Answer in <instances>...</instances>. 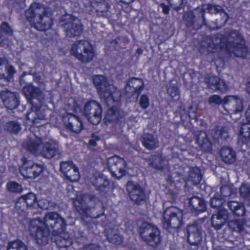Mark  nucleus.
<instances>
[{
	"label": "nucleus",
	"mask_w": 250,
	"mask_h": 250,
	"mask_svg": "<svg viewBox=\"0 0 250 250\" xmlns=\"http://www.w3.org/2000/svg\"><path fill=\"white\" fill-rule=\"evenodd\" d=\"M38 206L43 209H47L52 207V205H51L49 201L44 199L39 200L38 203Z\"/></svg>",
	"instance_id": "41"
},
{
	"label": "nucleus",
	"mask_w": 250,
	"mask_h": 250,
	"mask_svg": "<svg viewBox=\"0 0 250 250\" xmlns=\"http://www.w3.org/2000/svg\"><path fill=\"white\" fill-rule=\"evenodd\" d=\"M219 48L237 57L250 58V50L245 46L241 35L236 31L232 32L228 37H216L212 43H208L209 51L215 52Z\"/></svg>",
	"instance_id": "2"
},
{
	"label": "nucleus",
	"mask_w": 250,
	"mask_h": 250,
	"mask_svg": "<svg viewBox=\"0 0 250 250\" xmlns=\"http://www.w3.org/2000/svg\"><path fill=\"white\" fill-rule=\"evenodd\" d=\"M139 104L142 109H146L149 105V100L147 95H142L139 100Z\"/></svg>",
	"instance_id": "39"
},
{
	"label": "nucleus",
	"mask_w": 250,
	"mask_h": 250,
	"mask_svg": "<svg viewBox=\"0 0 250 250\" xmlns=\"http://www.w3.org/2000/svg\"><path fill=\"white\" fill-rule=\"evenodd\" d=\"M188 239L191 245L197 244L201 240L199 230L196 226H190L188 228Z\"/></svg>",
	"instance_id": "21"
},
{
	"label": "nucleus",
	"mask_w": 250,
	"mask_h": 250,
	"mask_svg": "<svg viewBox=\"0 0 250 250\" xmlns=\"http://www.w3.org/2000/svg\"><path fill=\"white\" fill-rule=\"evenodd\" d=\"M189 204L195 211L203 212L205 210V203L201 198L195 196L192 197L189 200Z\"/></svg>",
	"instance_id": "25"
},
{
	"label": "nucleus",
	"mask_w": 250,
	"mask_h": 250,
	"mask_svg": "<svg viewBox=\"0 0 250 250\" xmlns=\"http://www.w3.org/2000/svg\"><path fill=\"white\" fill-rule=\"evenodd\" d=\"M65 178L70 182H76L79 180L80 174L77 166L73 167L68 173L65 175Z\"/></svg>",
	"instance_id": "30"
},
{
	"label": "nucleus",
	"mask_w": 250,
	"mask_h": 250,
	"mask_svg": "<svg viewBox=\"0 0 250 250\" xmlns=\"http://www.w3.org/2000/svg\"><path fill=\"white\" fill-rule=\"evenodd\" d=\"M91 182L96 188L100 191L103 190L109 184V181L105 176L100 174H98V176H94L91 179Z\"/></svg>",
	"instance_id": "24"
},
{
	"label": "nucleus",
	"mask_w": 250,
	"mask_h": 250,
	"mask_svg": "<svg viewBox=\"0 0 250 250\" xmlns=\"http://www.w3.org/2000/svg\"><path fill=\"white\" fill-rule=\"evenodd\" d=\"M36 201V196L33 193H29L21 196L16 203L15 209L16 212L20 216L25 217L26 216V212L24 207H21V203L22 202L26 203L28 207H34L37 205Z\"/></svg>",
	"instance_id": "15"
},
{
	"label": "nucleus",
	"mask_w": 250,
	"mask_h": 250,
	"mask_svg": "<svg viewBox=\"0 0 250 250\" xmlns=\"http://www.w3.org/2000/svg\"><path fill=\"white\" fill-rule=\"evenodd\" d=\"M26 118L29 123H32L36 125H38V124L45 121V116L44 112L40 108L38 109L37 107L33 106L28 112Z\"/></svg>",
	"instance_id": "20"
},
{
	"label": "nucleus",
	"mask_w": 250,
	"mask_h": 250,
	"mask_svg": "<svg viewBox=\"0 0 250 250\" xmlns=\"http://www.w3.org/2000/svg\"><path fill=\"white\" fill-rule=\"evenodd\" d=\"M167 92L172 98L176 96L178 97L179 95V91L176 86H169L167 88Z\"/></svg>",
	"instance_id": "45"
},
{
	"label": "nucleus",
	"mask_w": 250,
	"mask_h": 250,
	"mask_svg": "<svg viewBox=\"0 0 250 250\" xmlns=\"http://www.w3.org/2000/svg\"><path fill=\"white\" fill-rule=\"evenodd\" d=\"M93 83L97 89L100 98L108 105L116 104L121 97V93L113 85H109L105 78L102 75L93 77Z\"/></svg>",
	"instance_id": "5"
},
{
	"label": "nucleus",
	"mask_w": 250,
	"mask_h": 250,
	"mask_svg": "<svg viewBox=\"0 0 250 250\" xmlns=\"http://www.w3.org/2000/svg\"><path fill=\"white\" fill-rule=\"evenodd\" d=\"M220 191L223 196H227L229 195V188L227 186L223 187L221 188Z\"/></svg>",
	"instance_id": "51"
},
{
	"label": "nucleus",
	"mask_w": 250,
	"mask_h": 250,
	"mask_svg": "<svg viewBox=\"0 0 250 250\" xmlns=\"http://www.w3.org/2000/svg\"><path fill=\"white\" fill-rule=\"evenodd\" d=\"M38 90L35 89L32 84H29L25 86L23 88V91L26 97H34L35 90Z\"/></svg>",
	"instance_id": "38"
},
{
	"label": "nucleus",
	"mask_w": 250,
	"mask_h": 250,
	"mask_svg": "<svg viewBox=\"0 0 250 250\" xmlns=\"http://www.w3.org/2000/svg\"><path fill=\"white\" fill-rule=\"evenodd\" d=\"M143 146L147 149H155L157 147L158 141L151 134L145 135L143 138Z\"/></svg>",
	"instance_id": "27"
},
{
	"label": "nucleus",
	"mask_w": 250,
	"mask_h": 250,
	"mask_svg": "<svg viewBox=\"0 0 250 250\" xmlns=\"http://www.w3.org/2000/svg\"><path fill=\"white\" fill-rule=\"evenodd\" d=\"M83 115L82 110L78 105L69 109L67 115L63 117L66 127L75 133H79L83 129V124L79 116Z\"/></svg>",
	"instance_id": "7"
},
{
	"label": "nucleus",
	"mask_w": 250,
	"mask_h": 250,
	"mask_svg": "<svg viewBox=\"0 0 250 250\" xmlns=\"http://www.w3.org/2000/svg\"><path fill=\"white\" fill-rule=\"evenodd\" d=\"M107 238L109 241L116 245H120L122 242V238L119 234L113 233L112 231H106Z\"/></svg>",
	"instance_id": "32"
},
{
	"label": "nucleus",
	"mask_w": 250,
	"mask_h": 250,
	"mask_svg": "<svg viewBox=\"0 0 250 250\" xmlns=\"http://www.w3.org/2000/svg\"><path fill=\"white\" fill-rule=\"evenodd\" d=\"M82 112L83 115L86 116L88 120L93 125H98L101 120L102 108L100 104L95 101L87 102Z\"/></svg>",
	"instance_id": "10"
},
{
	"label": "nucleus",
	"mask_w": 250,
	"mask_h": 250,
	"mask_svg": "<svg viewBox=\"0 0 250 250\" xmlns=\"http://www.w3.org/2000/svg\"><path fill=\"white\" fill-rule=\"evenodd\" d=\"M208 85L213 90L218 89L221 91H225L228 89L225 82L216 76H212L209 78Z\"/></svg>",
	"instance_id": "22"
},
{
	"label": "nucleus",
	"mask_w": 250,
	"mask_h": 250,
	"mask_svg": "<svg viewBox=\"0 0 250 250\" xmlns=\"http://www.w3.org/2000/svg\"><path fill=\"white\" fill-rule=\"evenodd\" d=\"M223 204V199H220L217 196H214L210 201L211 206L213 208H217L221 206Z\"/></svg>",
	"instance_id": "42"
},
{
	"label": "nucleus",
	"mask_w": 250,
	"mask_h": 250,
	"mask_svg": "<svg viewBox=\"0 0 250 250\" xmlns=\"http://www.w3.org/2000/svg\"><path fill=\"white\" fill-rule=\"evenodd\" d=\"M66 223L63 218L54 212H48L43 220L34 219L30 221L28 230L31 236L40 245H46L48 241L50 229H52L54 235L60 234L56 240V244L60 247H67L72 242L67 234L63 232Z\"/></svg>",
	"instance_id": "1"
},
{
	"label": "nucleus",
	"mask_w": 250,
	"mask_h": 250,
	"mask_svg": "<svg viewBox=\"0 0 250 250\" xmlns=\"http://www.w3.org/2000/svg\"><path fill=\"white\" fill-rule=\"evenodd\" d=\"M0 96L7 108L13 109L18 106V100L15 93L6 89L1 91Z\"/></svg>",
	"instance_id": "18"
},
{
	"label": "nucleus",
	"mask_w": 250,
	"mask_h": 250,
	"mask_svg": "<svg viewBox=\"0 0 250 250\" xmlns=\"http://www.w3.org/2000/svg\"><path fill=\"white\" fill-rule=\"evenodd\" d=\"M100 138L96 135H92L91 138L89 141V144L92 146H96L97 142L99 141Z\"/></svg>",
	"instance_id": "50"
},
{
	"label": "nucleus",
	"mask_w": 250,
	"mask_h": 250,
	"mask_svg": "<svg viewBox=\"0 0 250 250\" xmlns=\"http://www.w3.org/2000/svg\"><path fill=\"white\" fill-rule=\"evenodd\" d=\"M194 18V15L193 11H190L186 13L184 15V19L189 22L191 25L192 23L193 20Z\"/></svg>",
	"instance_id": "47"
},
{
	"label": "nucleus",
	"mask_w": 250,
	"mask_h": 250,
	"mask_svg": "<svg viewBox=\"0 0 250 250\" xmlns=\"http://www.w3.org/2000/svg\"><path fill=\"white\" fill-rule=\"evenodd\" d=\"M137 82L141 83V81L140 80L136 79V78H132L130 80V81L129 82V84H130L131 83H135Z\"/></svg>",
	"instance_id": "58"
},
{
	"label": "nucleus",
	"mask_w": 250,
	"mask_h": 250,
	"mask_svg": "<svg viewBox=\"0 0 250 250\" xmlns=\"http://www.w3.org/2000/svg\"><path fill=\"white\" fill-rule=\"evenodd\" d=\"M228 212L226 209H220L214 213L211 217L212 226L217 230L220 229L226 223L228 219Z\"/></svg>",
	"instance_id": "19"
},
{
	"label": "nucleus",
	"mask_w": 250,
	"mask_h": 250,
	"mask_svg": "<svg viewBox=\"0 0 250 250\" xmlns=\"http://www.w3.org/2000/svg\"><path fill=\"white\" fill-rule=\"evenodd\" d=\"M70 52L71 55L83 63L90 62L95 57L93 46L84 40L75 42L70 47Z\"/></svg>",
	"instance_id": "6"
},
{
	"label": "nucleus",
	"mask_w": 250,
	"mask_h": 250,
	"mask_svg": "<svg viewBox=\"0 0 250 250\" xmlns=\"http://www.w3.org/2000/svg\"><path fill=\"white\" fill-rule=\"evenodd\" d=\"M23 147L30 153L36 155H42L50 159L55 156L58 151V145L56 142L50 140L42 143V140L36 136L29 137L23 143Z\"/></svg>",
	"instance_id": "4"
},
{
	"label": "nucleus",
	"mask_w": 250,
	"mask_h": 250,
	"mask_svg": "<svg viewBox=\"0 0 250 250\" xmlns=\"http://www.w3.org/2000/svg\"><path fill=\"white\" fill-rule=\"evenodd\" d=\"M169 4L173 6V7L179 10L181 8L183 3L184 0H167Z\"/></svg>",
	"instance_id": "46"
},
{
	"label": "nucleus",
	"mask_w": 250,
	"mask_h": 250,
	"mask_svg": "<svg viewBox=\"0 0 250 250\" xmlns=\"http://www.w3.org/2000/svg\"><path fill=\"white\" fill-rule=\"evenodd\" d=\"M7 250H28L27 246L20 240H16L8 243Z\"/></svg>",
	"instance_id": "29"
},
{
	"label": "nucleus",
	"mask_w": 250,
	"mask_h": 250,
	"mask_svg": "<svg viewBox=\"0 0 250 250\" xmlns=\"http://www.w3.org/2000/svg\"><path fill=\"white\" fill-rule=\"evenodd\" d=\"M7 128V130L14 133H17L21 129L20 125L14 122L8 123Z\"/></svg>",
	"instance_id": "37"
},
{
	"label": "nucleus",
	"mask_w": 250,
	"mask_h": 250,
	"mask_svg": "<svg viewBox=\"0 0 250 250\" xmlns=\"http://www.w3.org/2000/svg\"><path fill=\"white\" fill-rule=\"evenodd\" d=\"M3 59L5 60L6 62H4V63H2L1 65L0 66V67L1 66H2V65L4 64L5 65V70L8 75V77H12V75H13L16 73V71H15L14 68L13 67V66L10 65H6L7 61L4 59Z\"/></svg>",
	"instance_id": "44"
},
{
	"label": "nucleus",
	"mask_w": 250,
	"mask_h": 250,
	"mask_svg": "<svg viewBox=\"0 0 250 250\" xmlns=\"http://www.w3.org/2000/svg\"><path fill=\"white\" fill-rule=\"evenodd\" d=\"M208 102L209 104H219L223 103L224 104V99L222 100L220 96L216 95H214L210 97L209 98Z\"/></svg>",
	"instance_id": "43"
},
{
	"label": "nucleus",
	"mask_w": 250,
	"mask_h": 250,
	"mask_svg": "<svg viewBox=\"0 0 250 250\" xmlns=\"http://www.w3.org/2000/svg\"><path fill=\"white\" fill-rule=\"evenodd\" d=\"M134 0H121V1L125 4H129L131 3Z\"/></svg>",
	"instance_id": "60"
},
{
	"label": "nucleus",
	"mask_w": 250,
	"mask_h": 250,
	"mask_svg": "<svg viewBox=\"0 0 250 250\" xmlns=\"http://www.w3.org/2000/svg\"><path fill=\"white\" fill-rule=\"evenodd\" d=\"M202 179L200 170L198 167H192L190 169L188 180L193 185L198 184Z\"/></svg>",
	"instance_id": "26"
},
{
	"label": "nucleus",
	"mask_w": 250,
	"mask_h": 250,
	"mask_svg": "<svg viewBox=\"0 0 250 250\" xmlns=\"http://www.w3.org/2000/svg\"><path fill=\"white\" fill-rule=\"evenodd\" d=\"M183 212L175 207H170L167 208L163 214V224L166 229L170 227L179 228L183 218Z\"/></svg>",
	"instance_id": "8"
},
{
	"label": "nucleus",
	"mask_w": 250,
	"mask_h": 250,
	"mask_svg": "<svg viewBox=\"0 0 250 250\" xmlns=\"http://www.w3.org/2000/svg\"><path fill=\"white\" fill-rule=\"evenodd\" d=\"M1 29L3 32L6 33L7 34H11L12 30L7 23L3 22L1 26Z\"/></svg>",
	"instance_id": "49"
},
{
	"label": "nucleus",
	"mask_w": 250,
	"mask_h": 250,
	"mask_svg": "<svg viewBox=\"0 0 250 250\" xmlns=\"http://www.w3.org/2000/svg\"><path fill=\"white\" fill-rule=\"evenodd\" d=\"M138 51L139 52H140V51H139V49H138Z\"/></svg>",
	"instance_id": "61"
},
{
	"label": "nucleus",
	"mask_w": 250,
	"mask_h": 250,
	"mask_svg": "<svg viewBox=\"0 0 250 250\" xmlns=\"http://www.w3.org/2000/svg\"><path fill=\"white\" fill-rule=\"evenodd\" d=\"M138 51L139 52H140V51H139V49H138Z\"/></svg>",
	"instance_id": "62"
},
{
	"label": "nucleus",
	"mask_w": 250,
	"mask_h": 250,
	"mask_svg": "<svg viewBox=\"0 0 250 250\" xmlns=\"http://www.w3.org/2000/svg\"><path fill=\"white\" fill-rule=\"evenodd\" d=\"M23 165L20 170L22 176L26 179H34L39 176L43 171V166L31 160L23 159Z\"/></svg>",
	"instance_id": "11"
},
{
	"label": "nucleus",
	"mask_w": 250,
	"mask_h": 250,
	"mask_svg": "<svg viewBox=\"0 0 250 250\" xmlns=\"http://www.w3.org/2000/svg\"><path fill=\"white\" fill-rule=\"evenodd\" d=\"M222 160L226 163L231 164L236 160L235 152L230 147H223L220 150Z\"/></svg>",
	"instance_id": "23"
},
{
	"label": "nucleus",
	"mask_w": 250,
	"mask_h": 250,
	"mask_svg": "<svg viewBox=\"0 0 250 250\" xmlns=\"http://www.w3.org/2000/svg\"><path fill=\"white\" fill-rule=\"evenodd\" d=\"M64 20H68L62 24L68 36H77L81 34L83 28L81 22L78 19L67 15L65 16Z\"/></svg>",
	"instance_id": "13"
},
{
	"label": "nucleus",
	"mask_w": 250,
	"mask_h": 250,
	"mask_svg": "<svg viewBox=\"0 0 250 250\" xmlns=\"http://www.w3.org/2000/svg\"><path fill=\"white\" fill-rule=\"evenodd\" d=\"M229 208L238 216H243L245 214L243 205L237 202H230L228 203Z\"/></svg>",
	"instance_id": "28"
},
{
	"label": "nucleus",
	"mask_w": 250,
	"mask_h": 250,
	"mask_svg": "<svg viewBox=\"0 0 250 250\" xmlns=\"http://www.w3.org/2000/svg\"><path fill=\"white\" fill-rule=\"evenodd\" d=\"M76 166L72 162H63L61 163L60 170L65 176L69 171Z\"/></svg>",
	"instance_id": "33"
},
{
	"label": "nucleus",
	"mask_w": 250,
	"mask_h": 250,
	"mask_svg": "<svg viewBox=\"0 0 250 250\" xmlns=\"http://www.w3.org/2000/svg\"><path fill=\"white\" fill-rule=\"evenodd\" d=\"M208 12L211 14H216L219 12H222L227 17L226 13L222 11V8L221 6L210 4L208 5Z\"/></svg>",
	"instance_id": "40"
},
{
	"label": "nucleus",
	"mask_w": 250,
	"mask_h": 250,
	"mask_svg": "<svg viewBox=\"0 0 250 250\" xmlns=\"http://www.w3.org/2000/svg\"><path fill=\"white\" fill-rule=\"evenodd\" d=\"M126 189L130 199L135 203H139L145 199L146 196L144 190L138 184L128 182Z\"/></svg>",
	"instance_id": "17"
},
{
	"label": "nucleus",
	"mask_w": 250,
	"mask_h": 250,
	"mask_svg": "<svg viewBox=\"0 0 250 250\" xmlns=\"http://www.w3.org/2000/svg\"><path fill=\"white\" fill-rule=\"evenodd\" d=\"M48 9L43 5L32 3L25 12V15L30 25L38 30L44 31L50 29L53 24Z\"/></svg>",
	"instance_id": "3"
},
{
	"label": "nucleus",
	"mask_w": 250,
	"mask_h": 250,
	"mask_svg": "<svg viewBox=\"0 0 250 250\" xmlns=\"http://www.w3.org/2000/svg\"><path fill=\"white\" fill-rule=\"evenodd\" d=\"M140 234L144 240L148 245L156 246L160 242V231L154 226L144 223L140 229Z\"/></svg>",
	"instance_id": "9"
},
{
	"label": "nucleus",
	"mask_w": 250,
	"mask_h": 250,
	"mask_svg": "<svg viewBox=\"0 0 250 250\" xmlns=\"http://www.w3.org/2000/svg\"><path fill=\"white\" fill-rule=\"evenodd\" d=\"M223 107L226 111L230 114L240 113L243 109L241 99L234 96H229L224 98Z\"/></svg>",
	"instance_id": "14"
},
{
	"label": "nucleus",
	"mask_w": 250,
	"mask_h": 250,
	"mask_svg": "<svg viewBox=\"0 0 250 250\" xmlns=\"http://www.w3.org/2000/svg\"><path fill=\"white\" fill-rule=\"evenodd\" d=\"M220 134H221V137H222V138H226L227 137V136H223L224 134H228V132L227 131H224V130H222L220 132Z\"/></svg>",
	"instance_id": "59"
},
{
	"label": "nucleus",
	"mask_w": 250,
	"mask_h": 250,
	"mask_svg": "<svg viewBox=\"0 0 250 250\" xmlns=\"http://www.w3.org/2000/svg\"><path fill=\"white\" fill-rule=\"evenodd\" d=\"M161 7L162 8V11L165 14H167L169 11V7L168 6L165 5L164 3L161 4Z\"/></svg>",
	"instance_id": "55"
},
{
	"label": "nucleus",
	"mask_w": 250,
	"mask_h": 250,
	"mask_svg": "<svg viewBox=\"0 0 250 250\" xmlns=\"http://www.w3.org/2000/svg\"><path fill=\"white\" fill-rule=\"evenodd\" d=\"M240 193L242 196L250 198V185L243 184L240 188Z\"/></svg>",
	"instance_id": "35"
},
{
	"label": "nucleus",
	"mask_w": 250,
	"mask_h": 250,
	"mask_svg": "<svg viewBox=\"0 0 250 250\" xmlns=\"http://www.w3.org/2000/svg\"><path fill=\"white\" fill-rule=\"evenodd\" d=\"M152 159L154 160L155 161L153 163H150L149 164L153 166V167H155L157 168H161V166L157 165V162L160 161L161 158L160 157H153Z\"/></svg>",
	"instance_id": "52"
},
{
	"label": "nucleus",
	"mask_w": 250,
	"mask_h": 250,
	"mask_svg": "<svg viewBox=\"0 0 250 250\" xmlns=\"http://www.w3.org/2000/svg\"><path fill=\"white\" fill-rule=\"evenodd\" d=\"M34 81L39 83H42V81H41V79L40 76H36L34 77Z\"/></svg>",
	"instance_id": "56"
},
{
	"label": "nucleus",
	"mask_w": 250,
	"mask_h": 250,
	"mask_svg": "<svg viewBox=\"0 0 250 250\" xmlns=\"http://www.w3.org/2000/svg\"><path fill=\"white\" fill-rule=\"evenodd\" d=\"M6 61L2 59V58H0V66L1 65V64L4 63V62H5ZM2 72V69L1 68H0V79H7V80H8V77H6L5 75L1 73Z\"/></svg>",
	"instance_id": "53"
},
{
	"label": "nucleus",
	"mask_w": 250,
	"mask_h": 250,
	"mask_svg": "<svg viewBox=\"0 0 250 250\" xmlns=\"http://www.w3.org/2000/svg\"><path fill=\"white\" fill-rule=\"evenodd\" d=\"M85 196L80 195L74 198V205L76 207H80L83 204V201ZM73 199V198H72Z\"/></svg>",
	"instance_id": "48"
},
{
	"label": "nucleus",
	"mask_w": 250,
	"mask_h": 250,
	"mask_svg": "<svg viewBox=\"0 0 250 250\" xmlns=\"http://www.w3.org/2000/svg\"><path fill=\"white\" fill-rule=\"evenodd\" d=\"M229 225L234 231L240 232L243 229L244 223L241 219H235L230 221Z\"/></svg>",
	"instance_id": "31"
},
{
	"label": "nucleus",
	"mask_w": 250,
	"mask_h": 250,
	"mask_svg": "<svg viewBox=\"0 0 250 250\" xmlns=\"http://www.w3.org/2000/svg\"><path fill=\"white\" fill-rule=\"evenodd\" d=\"M83 250H100V248L97 245H91L85 247Z\"/></svg>",
	"instance_id": "54"
},
{
	"label": "nucleus",
	"mask_w": 250,
	"mask_h": 250,
	"mask_svg": "<svg viewBox=\"0 0 250 250\" xmlns=\"http://www.w3.org/2000/svg\"><path fill=\"white\" fill-rule=\"evenodd\" d=\"M247 91L250 94V78L248 80L247 86H246Z\"/></svg>",
	"instance_id": "57"
},
{
	"label": "nucleus",
	"mask_w": 250,
	"mask_h": 250,
	"mask_svg": "<svg viewBox=\"0 0 250 250\" xmlns=\"http://www.w3.org/2000/svg\"><path fill=\"white\" fill-rule=\"evenodd\" d=\"M248 123L243 124L238 136V142L250 146V105L246 112Z\"/></svg>",
	"instance_id": "16"
},
{
	"label": "nucleus",
	"mask_w": 250,
	"mask_h": 250,
	"mask_svg": "<svg viewBox=\"0 0 250 250\" xmlns=\"http://www.w3.org/2000/svg\"><path fill=\"white\" fill-rule=\"evenodd\" d=\"M108 168L112 175L117 179L121 178L126 171L125 161L117 156L108 159L107 161Z\"/></svg>",
	"instance_id": "12"
},
{
	"label": "nucleus",
	"mask_w": 250,
	"mask_h": 250,
	"mask_svg": "<svg viewBox=\"0 0 250 250\" xmlns=\"http://www.w3.org/2000/svg\"><path fill=\"white\" fill-rule=\"evenodd\" d=\"M8 190L14 192H20L21 191V186L16 182H11L8 183Z\"/></svg>",
	"instance_id": "36"
},
{
	"label": "nucleus",
	"mask_w": 250,
	"mask_h": 250,
	"mask_svg": "<svg viewBox=\"0 0 250 250\" xmlns=\"http://www.w3.org/2000/svg\"><path fill=\"white\" fill-rule=\"evenodd\" d=\"M117 118V113L113 106L110 107L107 111L105 117L106 121H112L116 120Z\"/></svg>",
	"instance_id": "34"
}]
</instances>
